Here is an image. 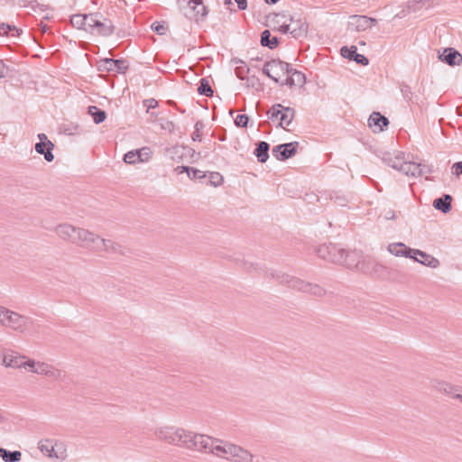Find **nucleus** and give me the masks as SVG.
<instances>
[{
    "label": "nucleus",
    "instance_id": "40",
    "mask_svg": "<svg viewBox=\"0 0 462 462\" xmlns=\"http://www.w3.org/2000/svg\"><path fill=\"white\" fill-rule=\"evenodd\" d=\"M400 171L405 175L416 177L418 176V163L414 162H405Z\"/></svg>",
    "mask_w": 462,
    "mask_h": 462
},
{
    "label": "nucleus",
    "instance_id": "4",
    "mask_svg": "<svg viewBox=\"0 0 462 462\" xmlns=\"http://www.w3.org/2000/svg\"><path fill=\"white\" fill-rule=\"evenodd\" d=\"M203 439H206L205 435L198 434L180 428V430L178 434L177 442L174 446L201 452V447H205L207 444L203 443Z\"/></svg>",
    "mask_w": 462,
    "mask_h": 462
},
{
    "label": "nucleus",
    "instance_id": "59",
    "mask_svg": "<svg viewBox=\"0 0 462 462\" xmlns=\"http://www.w3.org/2000/svg\"><path fill=\"white\" fill-rule=\"evenodd\" d=\"M60 448H61L60 447V457H59V459L60 460H63L66 457V454L64 455L63 452H61Z\"/></svg>",
    "mask_w": 462,
    "mask_h": 462
},
{
    "label": "nucleus",
    "instance_id": "54",
    "mask_svg": "<svg viewBox=\"0 0 462 462\" xmlns=\"http://www.w3.org/2000/svg\"><path fill=\"white\" fill-rule=\"evenodd\" d=\"M279 31L282 33H288L291 31V24L285 23V22L280 26Z\"/></svg>",
    "mask_w": 462,
    "mask_h": 462
},
{
    "label": "nucleus",
    "instance_id": "57",
    "mask_svg": "<svg viewBox=\"0 0 462 462\" xmlns=\"http://www.w3.org/2000/svg\"><path fill=\"white\" fill-rule=\"evenodd\" d=\"M148 103V108H153L157 106L158 102L155 99H148L146 100Z\"/></svg>",
    "mask_w": 462,
    "mask_h": 462
},
{
    "label": "nucleus",
    "instance_id": "14",
    "mask_svg": "<svg viewBox=\"0 0 462 462\" xmlns=\"http://www.w3.org/2000/svg\"><path fill=\"white\" fill-rule=\"evenodd\" d=\"M180 428L175 426H162L155 430L154 435L157 439L170 445H175Z\"/></svg>",
    "mask_w": 462,
    "mask_h": 462
},
{
    "label": "nucleus",
    "instance_id": "60",
    "mask_svg": "<svg viewBox=\"0 0 462 462\" xmlns=\"http://www.w3.org/2000/svg\"><path fill=\"white\" fill-rule=\"evenodd\" d=\"M266 4L275 5L279 0H264Z\"/></svg>",
    "mask_w": 462,
    "mask_h": 462
},
{
    "label": "nucleus",
    "instance_id": "33",
    "mask_svg": "<svg viewBox=\"0 0 462 462\" xmlns=\"http://www.w3.org/2000/svg\"><path fill=\"white\" fill-rule=\"evenodd\" d=\"M0 457L5 462H19L22 458V453L19 450L10 451L0 447Z\"/></svg>",
    "mask_w": 462,
    "mask_h": 462
},
{
    "label": "nucleus",
    "instance_id": "48",
    "mask_svg": "<svg viewBox=\"0 0 462 462\" xmlns=\"http://www.w3.org/2000/svg\"><path fill=\"white\" fill-rule=\"evenodd\" d=\"M78 131V126L67 127L65 125H60V134L62 133L67 135H72Z\"/></svg>",
    "mask_w": 462,
    "mask_h": 462
},
{
    "label": "nucleus",
    "instance_id": "49",
    "mask_svg": "<svg viewBox=\"0 0 462 462\" xmlns=\"http://www.w3.org/2000/svg\"><path fill=\"white\" fill-rule=\"evenodd\" d=\"M152 28L154 32H156L158 34L162 35L165 33L166 28L163 24H161L160 23L156 22L153 23L152 25Z\"/></svg>",
    "mask_w": 462,
    "mask_h": 462
},
{
    "label": "nucleus",
    "instance_id": "10",
    "mask_svg": "<svg viewBox=\"0 0 462 462\" xmlns=\"http://www.w3.org/2000/svg\"><path fill=\"white\" fill-rule=\"evenodd\" d=\"M25 356L18 355L16 352L10 351L5 353L2 358V365L5 367L10 368H27V367H34L33 360L25 361Z\"/></svg>",
    "mask_w": 462,
    "mask_h": 462
},
{
    "label": "nucleus",
    "instance_id": "2",
    "mask_svg": "<svg viewBox=\"0 0 462 462\" xmlns=\"http://www.w3.org/2000/svg\"><path fill=\"white\" fill-rule=\"evenodd\" d=\"M34 324L32 318L6 307L0 326L19 335H28L33 330Z\"/></svg>",
    "mask_w": 462,
    "mask_h": 462
},
{
    "label": "nucleus",
    "instance_id": "1",
    "mask_svg": "<svg viewBox=\"0 0 462 462\" xmlns=\"http://www.w3.org/2000/svg\"><path fill=\"white\" fill-rule=\"evenodd\" d=\"M319 257L334 263L345 265L348 268H357L364 273H370V263H374V260L368 259L360 261V254L356 251H346L334 244H324L317 248Z\"/></svg>",
    "mask_w": 462,
    "mask_h": 462
},
{
    "label": "nucleus",
    "instance_id": "8",
    "mask_svg": "<svg viewBox=\"0 0 462 462\" xmlns=\"http://www.w3.org/2000/svg\"><path fill=\"white\" fill-rule=\"evenodd\" d=\"M203 443H207L205 447H201V452L211 453L215 456L222 458H226L229 453V448L231 443L219 439H213L209 436L205 435Z\"/></svg>",
    "mask_w": 462,
    "mask_h": 462
},
{
    "label": "nucleus",
    "instance_id": "7",
    "mask_svg": "<svg viewBox=\"0 0 462 462\" xmlns=\"http://www.w3.org/2000/svg\"><path fill=\"white\" fill-rule=\"evenodd\" d=\"M430 387L439 393L447 395L452 399L462 402V387L459 385L452 384L447 381L432 378L430 381Z\"/></svg>",
    "mask_w": 462,
    "mask_h": 462
},
{
    "label": "nucleus",
    "instance_id": "11",
    "mask_svg": "<svg viewBox=\"0 0 462 462\" xmlns=\"http://www.w3.org/2000/svg\"><path fill=\"white\" fill-rule=\"evenodd\" d=\"M374 18L365 15H351L347 23V28L353 32H364L376 24Z\"/></svg>",
    "mask_w": 462,
    "mask_h": 462
},
{
    "label": "nucleus",
    "instance_id": "6",
    "mask_svg": "<svg viewBox=\"0 0 462 462\" xmlns=\"http://www.w3.org/2000/svg\"><path fill=\"white\" fill-rule=\"evenodd\" d=\"M291 71V64L280 60H272L266 61L263 68V73L276 83L279 82V79L282 76L288 74V72Z\"/></svg>",
    "mask_w": 462,
    "mask_h": 462
},
{
    "label": "nucleus",
    "instance_id": "41",
    "mask_svg": "<svg viewBox=\"0 0 462 462\" xmlns=\"http://www.w3.org/2000/svg\"><path fill=\"white\" fill-rule=\"evenodd\" d=\"M88 20V14H74L70 17L71 24L78 29H82L84 26H87Z\"/></svg>",
    "mask_w": 462,
    "mask_h": 462
},
{
    "label": "nucleus",
    "instance_id": "43",
    "mask_svg": "<svg viewBox=\"0 0 462 462\" xmlns=\"http://www.w3.org/2000/svg\"><path fill=\"white\" fill-rule=\"evenodd\" d=\"M433 172V168L431 165L418 163V176H426L428 179V175Z\"/></svg>",
    "mask_w": 462,
    "mask_h": 462
},
{
    "label": "nucleus",
    "instance_id": "19",
    "mask_svg": "<svg viewBox=\"0 0 462 462\" xmlns=\"http://www.w3.org/2000/svg\"><path fill=\"white\" fill-rule=\"evenodd\" d=\"M387 250L390 254L395 256H405L407 258L414 259L416 262L419 261L417 258L418 254H416L417 249H411L406 246L403 243L390 244Z\"/></svg>",
    "mask_w": 462,
    "mask_h": 462
},
{
    "label": "nucleus",
    "instance_id": "32",
    "mask_svg": "<svg viewBox=\"0 0 462 462\" xmlns=\"http://www.w3.org/2000/svg\"><path fill=\"white\" fill-rule=\"evenodd\" d=\"M271 32L269 30H264L261 33L260 42L262 46L268 47L271 50L275 49L279 44V40L277 37H271Z\"/></svg>",
    "mask_w": 462,
    "mask_h": 462
},
{
    "label": "nucleus",
    "instance_id": "5",
    "mask_svg": "<svg viewBox=\"0 0 462 462\" xmlns=\"http://www.w3.org/2000/svg\"><path fill=\"white\" fill-rule=\"evenodd\" d=\"M269 119L277 123V126L286 129L295 116V110L291 107L283 106L282 104H274L267 112Z\"/></svg>",
    "mask_w": 462,
    "mask_h": 462
},
{
    "label": "nucleus",
    "instance_id": "21",
    "mask_svg": "<svg viewBox=\"0 0 462 462\" xmlns=\"http://www.w3.org/2000/svg\"><path fill=\"white\" fill-rule=\"evenodd\" d=\"M123 246L118 243L111 239H105L100 237V243L97 253H106V254H123Z\"/></svg>",
    "mask_w": 462,
    "mask_h": 462
},
{
    "label": "nucleus",
    "instance_id": "62",
    "mask_svg": "<svg viewBox=\"0 0 462 462\" xmlns=\"http://www.w3.org/2000/svg\"><path fill=\"white\" fill-rule=\"evenodd\" d=\"M5 420V416L3 415V413L0 411V423L4 422Z\"/></svg>",
    "mask_w": 462,
    "mask_h": 462
},
{
    "label": "nucleus",
    "instance_id": "17",
    "mask_svg": "<svg viewBox=\"0 0 462 462\" xmlns=\"http://www.w3.org/2000/svg\"><path fill=\"white\" fill-rule=\"evenodd\" d=\"M439 60L450 67L459 66L462 64V54L454 48H445L440 53L439 51Z\"/></svg>",
    "mask_w": 462,
    "mask_h": 462
},
{
    "label": "nucleus",
    "instance_id": "9",
    "mask_svg": "<svg viewBox=\"0 0 462 462\" xmlns=\"http://www.w3.org/2000/svg\"><path fill=\"white\" fill-rule=\"evenodd\" d=\"M270 275L276 279L280 283L284 284L291 289L306 293L308 282L280 271L272 272Z\"/></svg>",
    "mask_w": 462,
    "mask_h": 462
},
{
    "label": "nucleus",
    "instance_id": "28",
    "mask_svg": "<svg viewBox=\"0 0 462 462\" xmlns=\"http://www.w3.org/2000/svg\"><path fill=\"white\" fill-rule=\"evenodd\" d=\"M452 197L449 194H444L442 197L433 201V207L442 213H448L451 210Z\"/></svg>",
    "mask_w": 462,
    "mask_h": 462
},
{
    "label": "nucleus",
    "instance_id": "13",
    "mask_svg": "<svg viewBox=\"0 0 462 462\" xmlns=\"http://www.w3.org/2000/svg\"><path fill=\"white\" fill-rule=\"evenodd\" d=\"M151 148L144 146L141 149L132 150L124 155V162L127 164L147 162L152 157Z\"/></svg>",
    "mask_w": 462,
    "mask_h": 462
},
{
    "label": "nucleus",
    "instance_id": "22",
    "mask_svg": "<svg viewBox=\"0 0 462 462\" xmlns=\"http://www.w3.org/2000/svg\"><path fill=\"white\" fill-rule=\"evenodd\" d=\"M291 21V31H290V33L292 35L293 38L298 39L300 37H304L307 35L308 32V23L305 20H302L300 18L294 19V17H290Z\"/></svg>",
    "mask_w": 462,
    "mask_h": 462
},
{
    "label": "nucleus",
    "instance_id": "29",
    "mask_svg": "<svg viewBox=\"0 0 462 462\" xmlns=\"http://www.w3.org/2000/svg\"><path fill=\"white\" fill-rule=\"evenodd\" d=\"M231 63L235 65V73L236 77L241 79L245 80L247 78V75L250 71V69L246 65V63L237 58H234L231 60Z\"/></svg>",
    "mask_w": 462,
    "mask_h": 462
},
{
    "label": "nucleus",
    "instance_id": "58",
    "mask_svg": "<svg viewBox=\"0 0 462 462\" xmlns=\"http://www.w3.org/2000/svg\"><path fill=\"white\" fill-rule=\"evenodd\" d=\"M38 138L40 140L39 143H48V142H51L50 140H48L47 138V135L45 134H38Z\"/></svg>",
    "mask_w": 462,
    "mask_h": 462
},
{
    "label": "nucleus",
    "instance_id": "30",
    "mask_svg": "<svg viewBox=\"0 0 462 462\" xmlns=\"http://www.w3.org/2000/svg\"><path fill=\"white\" fill-rule=\"evenodd\" d=\"M269 149L270 145L268 143L262 141L258 143L257 147L255 148L254 154L257 158L258 162H265L269 158Z\"/></svg>",
    "mask_w": 462,
    "mask_h": 462
},
{
    "label": "nucleus",
    "instance_id": "53",
    "mask_svg": "<svg viewBox=\"0 0 462 462\" xmlns=\"http://www.w3.org/2000/svg\"><path fill=\"white\" fill-rule=\"evenodd\" d=\"M239 10H245L247 8V0H235Z\"/></svg>",
    "mask_w": 462,
    "mask_h": 462
},
{
    "label": "nucleus",
    "instance_id": "56",
    "mask_svg": "<svg viewBox=\"0 0 462 462\" xmlns=\"http://www.w3.org/2000/svg\"><path fill=\"white\" fill-rule=\"evenodd\" d=\"M5 71H6L5 64L2 60H0V79L5 77Z\"/></svg>",
    "mask_w": 462,
    "mask_h": 462
},
{
    "label": "nucleus",
    "instance_id": "55",
    "mask_svg": "<svg viewBox=\"0 0 462 462\" xmlns=\"http://www.w3.org/2000/svg\"><path fill=\"white\" fill-rule=\"evenodd\" d=\"M384 218L387 220H392L395 218V213L393 210H388L385 212Z\"/></svg>",
    "mask_w": 462,
    "mask_h": 462
},
{
    "label": "nucleus",
    "instance_id": "16",
    "mask_svg": "<svg viewBox=\"0 0 462 462\" xmlns=\"http://www.w3.org/2000/svg\"><path fill=\"white\" fill-rule=\"evenodd\" d=\"M299 146L298 142H291L287 143H282L276 145L273 148L272 153L273 156L275 157L279 161H285L297 152V149Z\"/></svg>",
    "mask_w": 462,
    "mask_h": 462
},
{
    "label": "nucleus",
    "instance_id": "18",
    "mask_svg": "<svg viewBox=\"0 0 462 462\" xmlns=\"http://www.w3.org/2000/svg\"><path fill=\"white\" fill-rule=\"evenodd\" d=\"M128 69V63L125 60L104 59L100 61L99 69L108 72L125 73Z\"/></svg>",
    "mask_w": 462,
    "mask_h": 462
},
{
    "label": "nucleus",
    "instance_id": "64",
    "mask_svg": "<svg viewBox=\"0 0 462 462\" xmlns=\"http://www.w3.org/2000/svg\"><path fill=\"white\" fill-rule=\"evenodd\" d=\"M223 1H224V4H225L226 5H231V4H232V0H223Z\"/></svg>",
    "mask_w": 462,
    "mask_h": 462
},
{
    "label": "nucleus",
    "instance_id": "47",
    "mask_svg": "<svg viewBox=\"0 0 462 462\" xmlns=\"http://www.w3.org/2000/svg\"><path fill=\"white\" fill-rule=\"evenodd\" d=\"M223 177L218 172H211L210 173V182L215 186H218L222 183Z\"/></svg>",
    "mask_w": 462,
    "mask_h": 462
},
{
    "label": "nucleus",
    "instance_id": "45",
    "mask_svg": "<svg viewBox=\"0 0 462 462\" xmlns=\"http://www.w3.org/2000/svg\"><path fill=\"white\" fill-rule=\"evenodd\" d=\"M249 122L247 115H238L235 119V125L238 127H246Z\"/></svg>",
    "mask_w": 462,
    "mask_h": 462
},
{
    "label": "nucleus",
    "instance_id": "52",
    "mask_svg": "<svg viewBox=\"0 0 462 462\" xmlns=\"http://www.w3.org/2000/svg\"><path fill=\"white\" fill-rule=\"evenodd\" d=\"M190 171H192V176L190 175V179H201L205 177V175L202 173L201 171L191 168Z\"/></svg>",
    "mask_w": 462,
    "mask_h": 462
},
{
    "label": "nucleus",
    "instance_id": "15",
    "mask_svg": "<svg viewBox=\"0 0 462 462\" xmlns=\"http://www.w3.org/2000/svg\"><path fill=\"white\" fill-rule=\"evenodd\" d=\"M254 456L246 448L231 443L226 459L235 462H254Z\"/></svg>",
    "mask_w": 462,
    "mask_h": 462
},
{
    "label": "nucleus",
    "instance_id": "42",
    "mask_svg": "<svg viewBox=\"0 0 462 462\" xmlns=\"http://www.w3.org/2000/svg\"><path fill=\"white\" fill-rule=\"evenodd\" d=\"M28 368L36 374H45V375L53 374L51 367L49 365L44 364V363H35L34 362V367H28Z\"/></svg>",
    "mask_w": 462,
    "mask_h": 462
},
{
    "label": "nucleus",
    "instance_id": "36",
    "mask_svg": "<svg viewBox=\"0 0 462 462\" xmlns=\"http://www.w3.org/2000/svg\"><path fill=\"white\" fill-rule=\"evenodd\" d=\"M88 114L97 125L103 123L106 117V112L96 106H88Z\"/></svg>",
    "mask_w": 462,
    "mask_h": 462
},
{
    "label": "nucleus",
    "instance_id": "44",
    "mask_svg": "<svg viewBox=\"0 0 462 462\" xmlns=\"http://www.w3.org/2000/svg\"><path fill=\"white\" fill-rule=\"evenodd\" d=\"M203 127H204V124L201 121H198L195 124V126H194L195 130L192 133V136H191L193 141H201L200 130L203 129Z\"/></svg>",
    "mask_w": 462,
    "mask_h": 462
},
{
    "label": "nucleus",
    "instance_id": "25",
    "mask_svg": "<svg viewBox=\"0 0 462 462\" xmlns=\"http://www.w3.org/2000/svg\"><path fill=\"white\" fill-rule=\"evenodd\" d=\"M188 5L194 13L191 18L195 19L196 21L204 19L208 14V9L203 5L202 0H189Z\"/></svg>",
    "mask_w": 462,
    "mask_h": 462
},
{
    "label": "nucleus",
    "instance_id": "39",
    "mask_svg": "<svg viewBox=\"0 0 462 462\" xmlns=\"http://www.w3.org/2000/svg\"><path fill=\"white\" fill-rule=\"evenodd\" d=\"M198 92L201 96L206 97H212L213 96V89L209 84V81L206 78H202L199 80V86L198 88Z\"/></svg>",
    "mask_w": 462,
    "mask_h": 462
},
{
    "label": "nucleus",
    "instance_id": "38",
    "mask_svg": "<svg viewBox=\"0 0 462 462\" xmlns=\"http://www.w3.org/2000/svg\"><path fill=\"white\" fill-rule=\"evenodd\" d=\"M306 293L314 297L321 298L327 294V291L317 283L308 282Z\"/></svg>",
    "mask_w": 462,
    "mask_h": 462
},
{
    "label": "nucleus",
    "instance_id": "31",
    "mask_svg": "<svg viewBox=\"0 0 462 462\" xmlns=\"http://www.w3.org/2000/svg\"><path fill=\"white\" fill-rule=\"evenodd\" d=\"M23 33V30L17 28L15 25L9 23L0 24V36H9L12 38H17Z\"/></svg>",
    "mask_w": 462,
    "mask_h": 462
},
{
    "label": "nucleus",
    "instance_id": "34",
    "mask_svg": "<svg viewBox=\"0 0 462 462\" xmlns=\"http://www.w3.org/2000/svg\"><path fill=\"white\" fill-rule=\"evenodd\" d=\"M416 254H418V255L421 257V259H419V261H417L418 263H420L423 265L431 268H437L439 265V261L433 257L432 255L428 254L420 250H416Z\"/></svg>",
    "mask_w": 462,
    "mask_h": 462
},
{
    "label": "nucleus",
    "instance_id": "35",
    "mask_svg": "<svg viewBox=\"0 0 462 462\" xmlns=\"http://www.w3.org/2000/svg\"><path fill=\"white\" fill-rule=\"evenodd\" d=\"M383 161L389 167L399 171H401V168L405 162L402 153H398L395 156H385L383 158Z\"/></svg>",
    "mask_w": 462,
    "mask_h": 462
},
{
    "label": "nucleus",
    "instance_id": "50",
    "mask_svg": "<svg viewBox=\"0 0 462 462\" xmlns=\"http://www.w3.org/2000/svg\"><path fill=\"white\" fill-rule=\"evenodd\" d=\"M453 169V174L459 176L462 175V161L456 162L452 166Z\"/></svg>",
    "mask_w": 462,
    "mask_h": 462
},
{
    "label": "nucleus",
    "instance_id": "3",
    "mask_svg": "<svg viewBox=\"0 0 462 462\" xmlns=\"http://www.w3.org/2000/svg\"><path fill=\"white\" fill-rule=\"evenodd\" d=\"M88 28L85 30L90 33H97L101 36H110L114 32V24L111 20L106 18L100 13L88 14Z\"/></svg>",
    "mask_w": 462,
    "mask_h": 462
},
{
    "label": "nucleus",
    "instance_id": "24",
    "mask_svg": "<svg viewBox=\"0 0 462 462\" xmlns=\"http://www.w3.org/2000/svg\"><path fill=\"white\" fill-rule=\"evenodd\" d=\"M289 77L285 81L282 82L281 85H287L291 87L299 86L302 87L306 82V77L304 73L291 68V71L288 72Z\"/></svg>",
    "mask_w": 462,
    "mask_h": 462
},
{
    "label": "nucleus",
    "instance_id": "12",
    "mask_svg": "<svg viewBox=\"0 0 462 462\" xmlns=\"http://www.w3.org/2000/svg\"><path fill=\"white\" fill-rule=\"evenodd\" d=\"M77 245L97 252L100 243V236L88 229L81 228Z\"/></svg>",
    "mask_w": 462,
    "mask_h": 462
},
{
    "label": "nucleus",
    "instance_id": "26",
    "mask_svg": "<svg viewBox=\"0 0 462 462\" xmlns=\"http://www.w3.org/2000/svg\"><path fill=\"white\" fill-rule=\"evenodd\" d=\"M388 124V119L382 116L379 112H374L368 119L369 126L374 127V132H382L383 127L387 126Z\"/></svg>",
    "mask_w": 462,
    "mask_h": 462
},
{
    "label": "nucleus",
    "instance_id": "61",
    "mask_svg": "<svg viewBox=\"0 0 462 462\" xmlns=\"http://www.w3.org/2000/svg\"><path fill=\"white\" fill-rule=\"evenodd\" d=\"M274 17L276 18H282V19H285L287 18V15L282 14H274Z\"/></svg>",
    "mask_w": 462,
    "mask_h": 462
},
{
    "label": "nucleus",
    "instance_id": "23",
    "mask_svg": "<svg viewBox=\"0 0 462 462\" xmlns=\"http://www.w3.org/2000/svg\"><path fill=\"white\" fill-rule=\"evenodd\" d=\"M356 46H344L341 48V54L344 58L355 60L357 64L366 66L369 63L368 59L363 54L357 53Z\"/></svg>",
    "mask_w": 462,
    "mask_h": 462
},
{
    "label": "nucleus",
    "instance_id": "20",
    "mask_svg": "<svg viewBox=\"0 0 462 462\" xmlns=\"http://www.w3.org/2000/svg\"><path fill=\"white\" fill-rule=\"evenodd\" d=\"M81 227L70 224H60V239L77 245Z\"/></svg>",
    "mask_w": 462,
    "mask_h": 462
},
{
    "label": "nucleus",
    "instance_id": "37",
    "mask_svg": "<svg viewBox=\"0 0 462 462\" xmlns=\"http://www.w3.org/2000/svg\"><path fill=\"white\" fill-rule=\"evenodd\" d=\"M39 448L49 457H58V454L55 451L54 445L51 440L45 439L39 442Z\"/></svg>",
    "mask_w": 462,
    "mask_h": 462
},
{
    "label": "nucleus",
    "instance_id": "46",
    "mask_svg": "<svg viewBox=\"0 0 462 462\" xmlns=\"http://www.w3.org/2000/svg\"><path fill=\"white\" fill-rule=\"evenodd\" d=\"M331 199H333L334 203L339 207H345L348 202L346 196L341 194H335L331 197Z\"/></svg>",
    "mask_w": 462,
    "mask_h": 462
},
{
    "label": "nucleus",
    "instance_id": "63",
    "mask_svg": "<svg viewBox=\"0 0 462 462\" xmlns=\"http://www.w3.org/2000/svg\"><path fill=\"white\" fill-rule=\"evenodd\" d=\"M48 30H49V28H48V26H47V25H43V26L42 27V31L44 33H45V32H47V31H48Z\"/></svg>",
    "mask_w": 462,
    "mask_h": 462
},
{
    "label": "nucleus",
    "instance_id": "51",
    "mask_svg": "<svg viewBox=\"0 0 462 462\" xmlns=\"http://www.w3.org/2000/svg\"><path fill=\"white\" fill-rule=\"evenodd\" d=\"M190 169L189 167L188 166H178L175 168V171L178 173V174H181L183 172H187L188 173V176L190 177Z\"/></svg>",
    "mask_w": 462,
    "mask_h": 462
},
{
    "label": "nucleus",
    "instance_id": "27",
    "mask_svg": "<svg viewBox=\"0 0 462 462\" xmlns=\"http://www.w3.org/2000/svg\"><path fill=\"white\" fill-rule=\"evenodd\" d=\"M34 148L36 152L39 154H42L47 162H51L54 160V155L52 153L54 144L51 142L37 143H35Z\"/></svg>",
    "mask_w": 462,
    "mask_h": 462
}]
</instances>
